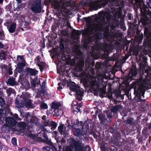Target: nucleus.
<instances>
[{"mask_svg": "<svg viewBox=\"0 0 151 151\" xmlns=\"http://www.w3.org/2000/svg\"><path fill=\"white\" fill-rule=\"evenodd\" d=\"M18 126L21 129H24L26 126V124L24 122H18Z\"/></svg>", "mask_w": 151, "mask_h": 151, "instance_id": "nucleus-33", "label": "nucleus"}, {"mask_svg": "<svg viewBox=\"0 0 151 151\" xmlns=\"http://www.w3.org/2000/svg\"><path fill=\"white\" fill-rule=\"evenodd\" d=\"M42 136L43 137V138H44L46 140H47L48 139V136L47 134L45 132H43Z\"/></svg>", "mask_w": 151, "mask_h": 151, "instance_id": "nucleus-56", "label": "nucleus"}, {"mask_svg": "<svg viewBox=\"0 0 151 151\" xmlns=\"http://www.w3.org/2000/svg\"><path fill=\"white\" fill-rule=\"evenodd\" d=\"M98 117L101 123L103 124L106 125L109 123V121L106 118L104 114H100L98 115Z\"/></svg>", "mask_w": 151, "mask_h": 151, "instance_id": "nucleus-16", "label": "nucleus"}, {"mask_svg": "<svg viewBox=\"0 0 151 151\" xmlns=\"http://www.w3.org/2000/svg\"><path fill=\"white\" fill-rule=\"evenodd\" d=\"M148 6L149 9L146 5H143L140 8L141 13L143 17L147 20H151V7Z\"/></svg>", "mask_w": 151, "mask_h": 151, "instance_id": "nucleus-6", "label": "nucleus"}, {"mask_svg": "<svg viewBox=\"0 0 151 151\" xmlns=\"http://www.w3.org/2000/svg\"><path fill=\"white\" fill-rule=\"evenodd\" d=\"M130 73L131 76H128L126 77L122 83V84L125 85L126 87L127 88L129 86V83L130 81L132 80V65L131 66L130 69Z\"/></svg>", "mask_w": 151, "mask_h": 151, "instance_id": "nucleus-11", "label": "nucleus"}, {"mask_svg": "<svg viewBox=\"0 0 151 151\" xmlns=\"http://www.w3.org/2000/svg\"><path fill=\"white\" fill-rule=\"evenodd\" d=\"M90 79L87 78H83L81 81L84 86L86 88L89 87Z\"/></svg>", "mask_w": 151, "mask_h": 151, "instance_id": "nucleus-20", "label": "nucleus"}, {"mask_svg": "<svg viewBox=\"0 0 151 151\" xmlns=\"http://www.w3.org/2000/svg\"><path fill=\"white\" fill-rule=\"evenodd\" d=\"M82 36L85 37L84 39L86 40L89 43L92 42L93 41L92 37L89 36V34L88 31L84 32L82 33Z\"/></svg>", "mask_w": 151, "mask_h": 151, "instance_id": "nucleus-19", "label": "nucleus"}, {"mask_svg": "<svg viewBox=\"0 0 151 151\" xmlns=\"http://www.w3.org/2000/svg\"><path fill=\"white\" fill-rule=\"evenodd\" d=\"M23 101L26 107L32 108L33 107V104H32V101L29 96H24Z\"/></svg>", "mask_w": 151, "mask_h": 151, "instance_id": "nucleus-13", "label": "nucleus"}, {"mask_svg": "<svg viewBox=\"0 0 151 151\" xmlns=\"http://www.w3.org/2000/svg\"><path fill=\"white\" fill-rule=\"evenodd\" d=\"M83 122L81 121L79 122L78 120H77L76 121V126H81H81L83 125Z\"/></svg>", "mask_w": 151, "mask_h": 151, "instance_id": "nucleus-49", "label": "nucleus"}, {"mask_svg": "<svg viewBox=\"0 0 151 151\" xmlns=\"http://www.w3.org/2000/svg\"><path fill=\"white\" fill-rule=\"evenodd\" d=\"M90 134H91L93 135L94 138L96 139H97V137L98 136L95 132L91 131L90 132Z\"/></svg>", "mask_w": 151, "mask_h": 151, "instance_id": "nucleus-55", "label": "nucleus"}, {"mask_svg": "<svg viewBox=\"0 0 151 151\" xmlns=\"http://www.w3.org/2000/svg\"><path fill=\"white\" fill-rule=\"evenodd\" d=\"M114 0H99V1H95L91 2L89 3V10L91 11L96 10L102 7H104L108 3Z\"/></svg>", "mask_w": 151, "mask_h": 151, "instance_id": "nucleus-2", "label": "nucleus"}, {"mask_svg": "<svg viewBox=\"0 0 151 151\" xmlns=\"http://www.w3.org/2000/svg\"><path fill=\"white\" fill-rule=\"evenodd\" d=\"M35 60L37 61V64L40 63L42 61H41V57L39 55H37V57L36 58Z\"/></svg>", "mask_w": 151, "mask_h": 151, "instance_id": "nucleus-50", "label": "nucleus"}, {"mask_svg": "<svg viewBox=\"0 0 151 151\" xmlns=\"http://www.w3.org/2000/svg\"><path fill=\"white\" fill-rule=\"evenodd\" d=\"M112 113L111 112L109 111L107 112L106 113L108 119V121L109 123H110V122H111V119L113 117Z\"/></svg>", "mask_w": 151, "mask_h": 151, "instance_id": "nucleus-35", "label": "nucleus"}, {"mask_svg": "<svg viewBox=\"0 0 151 151\" xmlns=\"http://www.w3.org/2000/svg\"><path fill=\"white\" fill-rule=\"evenodd\" d=\"M61 106V104L60 103H57L56 102L53 101L52 102L51 105V108L52 109H54V110L59 108Z\"/></svg>", "mask_w": 151, "mask_h": 151, "instance_id": "nucleus-26", "label": "nucleus"}, {"mask_svg": "<svg viewBox=\"0 0 151 151\" xmlns=\"http://www.w3.org/2000/svg\"><path fill=\"white\" fill-rule=\"evenodd\" d=\"M51 6L55 9L60 10L61 8L60 3L57 1H53L51 4Z\"/></svg>", "mask_w": 151, "mask_h": 151, "instance_id": "nucleus-18", "label": "nucleus"}, {"mask_svg": "<svg viewBox=\"0 0 151 151\" xmlns=\"http://www.w3.org/2000/svg\"><path fill=\"white\" fill-rule=\"evenodd\" d=\"M109 130L111 133L113 134L115 132L116 129L114 127H111L109 129Z\"/></svg>", "mask_w": 151, "mask_h": 151, "instance_id": "nucleus-57", "label": "nucleus"}, {"mask_svg": "<svg viewBox=\"0 0 151 151\" xmlns=\"http://www.w3.org/2000/svg\"><path fill=\"white\" fill-rule=\"evenodd\" d=\"M58 85L59 86V87H58V90L63 89V87L62 86H63V87L64 86L63 84L60 82L58 83Z\"/></svg>", "mask_w": 151, "mask_h": 151, "instance_id": "nucleus-53", "label": "nucleus"}, {"mask_svg": "<svg viewBox=\"0 0 151 151\" xmlns=\"http://www.w3.org/2000/svg\"><path fill=\"white\" fill-rule=\"evenodd\" d=\"M30 83L32 85L33 87H35L36 85L38 84V83H37L36 82L37 81V78H35L34 79H32L31 77H30Z\"/></svg>", "mask_w": 151, "mask_h": 151, "instance_id": "nucleus-32", "label": "nucleus"}, {"mask_svg": "<svg viewBox=\"0 0 151 151\" xmlns=\"http://www.w3.org/2000/svg\"><path fill=\"white\" fill-rule=\"evenodd\" d=\"M11 127H9L8 124H4L1 127L2 131L8 133L9 132L10 129Z\"/></svg>", "mask_w": 151, "mask_h": 151, "instance_id": "nucleus-22", "label": "nucleus"}, {"mask_svg": "<svg viewBox=\"0 0 151 151\" xmlns=\"http://www.w3.org/2000/svg\"><path fill=\"white\" fill-rule=\"evenodd\" d=\"M89 43L87 42L85 39L83 41V46L85 48H87L88 46V45L89 44Z\"/></svg>", "mask_w": 151, "mask_h": 151, "instance_id": "nucleus-40", "label": "nucleus"}, {"mask_svg": "<svg viewBox=\"0 0 151 151\" xmlns=\"http://www.w3.org/2000/svg\"><path fill=\"white\" fill-rule=\"evenodd\" d=\"M72 33L75 36H78L81 35V32L79 30H76L73 29L72 31Z\"/></svg>", "mask_w": 151, "mask_h": 151, "instance_id": "nucleus-38", "label": "nucleus"}, {"mask_svg": "<svg viewBox=\"0 0 151 151\" xmlns=\"http://www.w3.org/2000/svg\"><path fill=\"white\" fill-rule=\"evenodd\" d=\"M81 107V106H77L74 109H73V111L74 112H78L80 111V108Z\"/></svg>", "mask_w": 151, "mask_h": 151, "instance_id": "nucleus-52", "label": "nucleus"}, {"mask_svg": "<svg viewBox=\"0 0 151 151\" xmlns=\"http://www.w3.org/2000/svg\"><path fill=\"white\" fill-rule=\"evenodd\" d=\"M17 139L16 138L13 137L12 138L11 143L14 146H15V145H17Z\"/></svg>", "mask_w": 151, "mask_h": 151, "instance_id": "nucleus-44", "label": "nucleus"}, {"mask_svg": "<svg viewBox=\"0 0 151 151\" xmlns=\"http://www.w3.org/2000/svg\"><path fill=\"white\" fill-rule=\"evenodd\" d=\"M57 125L58 124L55 122H54L53 121H52L50 122L49 127H51V129L52 130H55L56 129Z\"/></svg>", "mask_w": 151, "mask_h": 151, "instance_id": "nucleus-31", "label": "nucleus"}, {"mask_svg": "<svg viewBox=\"0 0 151 151\" xmlns=\"http://www.w3.org/2000/svg\"><path fill=\"white\" fill-rule=\"evenodd\" d=\"M37 66L39 67V69L41 72H42L45 67L46 64L45 63L42 61L40 63L37 64Z\"/></svg>", "mask_w": 151, "mask_h": 151, "instance_id": "nucleus-28", "label": "nucleus"}, {"mask_svg": "<svg viewBox=\"0 0 151 151\" xmlns=\"http://www.w3.org/2000/svg\"><path fill=\"white\" fill-rule=\"evenodd\" d=\"M74 135L75 136L78 137L83 136L84 134H83L81 129L77 128L75 129V131L74 133Z\"/></svg>", "mask_w": 151, "mask_h": 151, "instance_id": "nucleus-24", "label": "nucleus"}, {"mask_svg": "<svg viewBox=\"0 0 151 151\" xmlns=\"http://www.w3.org/2000/svg\"><path fill=\"white\" fill-rule=\"evenodd\" d=\"M122 108V106L120 105L113 106L111 109V112L114 114H116L117 112L119 111Z\"/></svg>", "mask_w": 151, "mask_h": 151, "instance_id": "nucleus-21", "label": "nucleus"}, {"mask_svg": "<svg viewBox=\"0 0 151 151\" xmlns=\"http://www.w3.org/2000/svg\"><path fill=\"white\" fill-rule=\"evenodd\" d=\"M5 121L6 124L11 127H15L17 123V121L12 117H8L6 118Z\"/></svg>", "mask_w": 151, "mask_h": 151, "instance_id": "nucleus-12", "label": "nucleus"}, {"mask_svg": "<svg viewBox=\"0 0 151 151\" xmlns=\"http://www.w3.org/2000/svg\"><path fill=\"white\" fill-rule=\"evenodd\" d=\"M5 101L4 99V100H2L0 102V105L1 107H3L5 105Z\"/></svg>", "mask_w": 151, "mask_h": 151, "instance_id": "nucleus-63", "label": "nucleus"}, {"mask_svg": "<svg viewBox=\"0 0 151 151\" xmlns=\"http://www.w3.org/2000/svg\"><path fill=\"white\" fill-rule=\"evenodd\" d=\"M103 50L105 52H108L109 51V50L107 48V45L105 46H104L103 47Z\"/></svg>", "mask_w": 151, "mask_h": 151, "instance_id": "nucleus-58", "label": "nucleus"}, {"mask_svg": "<svg viewBox=\"0 0 151 151\" xmlns=\"http://www.w3.org/2000/svg\"><path fill=\"white\" fill-rule=\"evenodd\" d=\"M24 59L23 56L22 55H17V61H19L21 60H22Z\"/></svg>", "mask_w": 151, "mask_h": 151, "instance_id": "nucleus-60", "label": "nucleus"}, {"mask_svg": "<svg viewBox=\"0 0 151 151\" xmlns=\"http://www.w3.org/2000/svg\"><path fill=\"white\" fill-rule=\"evenodd\" d=\"M144 34L146 38L143 43V45L147 46L148 50L151 52V32L149 33L148 31H145Z\"/></svg>", "mask_w": 151, "mask_h": 151, "instance_id": "nucleus-10", "label": "nucleus"}, {"mask_svg": "<svg viewBox=\"0 0 151 151\" xmlns=\"http://www.w3.org/2000/svg\"><path fill=\"white\" fill-rule=\"evenodd\" d=\"M16 28V24L15 23H12L8 28V30L9 33H13L14 32Z\"/></svg>", "mask_w": 151, "mask_h": 151, "instance_id": "nucleus-27", "label": "nucleus"}, {"mask_svg": "<svg viewBox=\"0 0 151 151\" xmlns=\"http://www.w3.org/2000/svg\"><path fill=\"white\" fill-rule=\"evenodd\" d=\"M43 7L41 0H36L31 6V9L34 13H40L42 12Z\"/></svg>", "mask_w": 151, "mask_h": 151, "instance_id": "nucleus-4", "label": "nucleus"}, {"mask_svg": "<svg viewBox=\"0 0 151 151\" xmlns=\"http://www.w3.org/2000/svg\"><path fill=\"white\" fill-rule=\"evenodd\" d=\"M43 151H58L57 149L55 147L51 148L49 146H45L42 148Z\"/></svg>", "mask_w": 151, "mask_h": 151, "instance_id": "nucleus-25", "label": "nucleus"}, {"mask_svg": "<svg viewBox=\"0 0 151 151\" xmlns=\"http://www.w3.org/2000/svg\"><path fill=\"white\" fill-rule=\"evenodd\" d=\"M10 110L9 106L4 107L3 109H0V124H2L4 122V118L9 113Z\"/></svg>", "mask_w": 151, "mask_h": 151, "instance_id": "nucleus-9", "label": "nucleus"}, {"mask_svg": "<svg viewBox=\"0 0 151 151\" xmlns=\"http://www.w3.org/2000/svg\"><path fill=\"white\" fill-rule=\"evenodd\" d=\"M83 125L81 126L82 130H84L85 129V130L87 131V130L89 129V123L87 121L85 122L84 124L83 122Z\"/></svg>", "mask_w": 151, "mask_h": 151, "instance_id": "nucleus-29", "label": "nucleus"}, {"mask_svg": "<svg viewBox=\"0 0 151 151\" xmlns=\"http://www.w3.org/2000/svg\"><path fill=\"white\" fill-rule=\"evenodd\" d=\"M63 39H60V50H64L65 48L64 44L63 43Z\"/></svg>", "mask_w": 151, "mask_h": 151, "instance_id": "nucleus-39", "label": "nucleus"}, {"mask_svg": "<svg viewBox=\"0 0 151 151\" xmlns=\"http://www.w3.org/2000/svg\"><path fill=\"white\" fill-rule=\"evenodd\" d=\"M143 39V35H138L136 36L135 37L133 43V47L134 45H136L138 46L139 44L141 43ZM134 50L133 49V54Z\"/></svg>", "mask_w": 151, "mask_h": 151, "instance_id": "nucleus-14", "label": "nucleus"}, {"mask_svg": "<svg viewBox=\"0 0 151 151\" xmlns=\"http://www.w3.org/2000/svg\"><path fill=\"white\" fill-rule=\"evenodd\" d=\"M104 17L107 19V21H109L111 19V15L109 14H104Z\"/></svg>", "mask_w": 151, "mask_h": 151, "instance_id": "nucleus-43", "label": "nucleus"}, {"mask_svg": "<svg viewBox=\"0 0 151 151\" xmlns=\"http://www.w3.org/2000/svg\"><path fill=\"white\" fill-rule=\"evenodd\" d=\"M70 146L74 148L75 151H84V147L82 145V143L80 141L76 140L74 138L71 139Z\"/></svg>", "mask_w": 151, "mask_h": 151, "instance_id": "nucleus-3", "label": "nucleus"}, {"mask_svg": "<svg viewBox=\"0 0 151 151\" xmlns=\"http://www.w3.org/2000/svg\"><path fill=\"white\" fill-rule=\"evenodd\" d=\"M70 90L76 93V96L82 97L83 96L84 92L81 90V88L74 82H72L69 85Z\"/></svg>", "mask_w": 151, "mask_h": 151, "instance_id": "nucleus-5", "label": "nucleus"}, {"mask_svg": "<svg viewBox=\"0 0 151 151\" xmlns=\"http://www.w3.org/2000/svg\"><path fill=\"white\" fill-rule=\"evenodd\" d=\"M13 116L15 119L17 120H20V118L19 117L18 115L17 114H14Z\"/></svg>", "mask_w": 151, "mask_h": 151, "instance_id": "nucleus-59", "label": "nucleus"}, {"mask_svg": "<svg viewBox=\"0 0 151 151\" xmlns=\"http://www.w3.org/2000/svg\"><path fill=\"white\" fill-rule=\"evenodd\" d=\"M61 110H60L59 108L56 109L54 110L53 111L55 116H57L60 115V114L61 113Z\"/></svg>", "mask_w": 151, "mask_h": 151, "instance_id": "nucleus-42", "label": "nucleus"}, {"mask_svg": "<svg viewBox=\"0 0 151 151\" xmlns=\"http://www.w3.org/2000/svg\"><path fill=\"white\" fill-rule=\"evenodd\" d=\"M84 65V61L80 60L77 63L75 68V70L77 72H81L83 70V68Z\"/></svg>", "mask_w": 151, "mask_h": 151, "instance_id": "nucleus-15", "label": "nucleus"}, {"mask_svg": "<svg viewBox=\"0 0 151 151\" xmlns=\"http://www.w3.org/2000/svg\"><path fill=\"white\" fill-rule=\"evenodd\" d=\"M40 107L42 109H47L48 106L45 103L43 102L40 104Z\"/></svg>", "mask_w": 151, "mask_h": 151, "instance_id": "nucleus-41", "label": "nucleus"}, {"mask_svg": "<svg viewBox=\"0 0 151 151\" xmlns=\"http://www.w3.org/2000/svg\"><path fill=\"white\" fill-rule=\"evenodd\" d=\"M93 29L96 31H101L102 29L104 33V36L105 38H108L110 35L109 31V27L106 26L103 29V24L100 23L99 24H96L94 26Z\"/></svg>", "mask_w": 151, "mask_h": 151, "instance_id": "nucleus-7", "label": "nucleus"}, {"mask_svg": "<svg viewBox=\"0 0 151 151\" xmlns=\"http://www.w3.org/2000/svg\"><path fill=\"white\" fill-rule=\"evenodd\" d=\"M65 151H73L72 149L69 146H67L65 147Z\"/></svg>", "mask_w": 151, "mask_h": 151, "instance_id": "nucleus-64", "label": "nucleus"}, {"mask_svg": "<svg viewBox=\"0 0 151 151\" xmlns=\"http://www.w3.org/2000/svg\"><path fill=\"white\" fill-rule=\"evenodd\" d=\"M12 69L11 68V67H9L8 68V73L9 75H11L12 74L13 72L12 71Z\"/></svg>", "mask_w": 151, "mask_h": 151, "instance_id": "nucleus-61", "label": "nucleus"}, {"mask_svg": "<svg viewBox=\"0 0 151 151\" xmlns=\"http://www.w3.org/2000/svg\"><path fill=\"white\" fill-rule=\"evenodd\" d=\"M55 139L57 142L58 144V146L59 149H61L62 146L66 142L65 140L63 138H61L58 136H55Z\"/></svg>", "mask_w": 151, "mask_h": 151, "instance_id": "nucleus-17", "label": "nucleus"}, {"mask_svg": "<svg viewBox=\"0 0 151 151\" xmlns=\"http://www.w3.org/2000/svg\"><path fill=\"white\" fill-rule=\"evenodd\" d=\"M19 151H29V150L26 147H24L21 148H19Z\"/></svg>", "mask_w": 151, "mask_h": 151, "instance_id": "nucleus-51", "label": "nucleus"}, {"mask_svg": "<svg viewBox=\"0 0 151 151\" xmlns=\"http://www.w3.org/2000/svg\"><path fill=\"white\" fill-rule=\"evenodd\" d=\"M95 68L96 69H99L101 68V65L100 63L97 62L95 65Z\"/></svg>", "mask_w": 151, "mask_h": 151, "instance_id": "nucleus-62", "label": "nucleus"}, {"mask_svg": "<svg viewBox=\"0 0 151 151\" xmlns=\"http://www.w3.org/2000/svg\"><path fill=\"white\" fill-rule=\"evenodd\" d=\"M25 66V64L24 63H23L22 62H19L17 64V67L18 68H23V67Z\"/></svg>", "mask_w": 151, "mask_h": 151, "instance_id": "nucleus-46", "label": "nucleus"}, {"mask_svg": "<svg viewBox=\"0 0 151 151\" xmlns=\"http://www.w3.org/2000/svg\"><path fill=\"white\" fill-rule=\"evenodd\" d=\"M94 79H95L94 80H92L90 79L89 85L90 88L92 87L95 86L96 84L97 83L96 81L95 78Z\"/></svg>", "mask_w": 151, "mask_h": 151, "instance_id": "nucleus-36", "label": "nucleus"}, {"mask_svg": "<svg viewBox=\"0 0 151 151\" xmlns=\"http://www.w3.org/2000/svg\"><path fill=\"white\" fill-rule=\"evenodd\" d=\"M121 92L120 91L116 92L115 94L114 97L117 99H119V96L121 95Z\"/></svg>", "mask_w": 151, "mask_h": 151, "instance_id": "nucleus-48", "label": "nucleus"}, {"mask_svg": "<svg viewBox=\"0 0 151 151\" xmlns=\"http://www.w3.org/2000/svg\"><path fill=\"white\" fill-rule=\"evenodd\" d=\"M7 55V51L1 50L0 52V57L2 58L1 60H6V57Z\"/></svg>", "mask_w": 151, "mask_h": 151, "instance_id": "nucleus-30", "label": "nucleus"}, {"mask_svg": "<svg viewBox=\"0 0 151 151\" xmlns=\"http://www.w3.org/2000/svg\"><path fill=\"white\" fill-rule=\"evenodd\" d=\"M38 73V71L35 68H32L29 67L25 68L23 72H22V74L24 73L25 77L29 76L30 77L31 76H37Z\"/></svg>", "mask_w": 151, "mask_h": 151, "instance_id": "nucleus-8", "label": "nucleus"}, {"mask_svg": "<svg viewBox=\"0 0 151 151\" xmlns=\"http://www.w3.org/2000/svg\"><path fill=\"white\" fill-rule=\"evenodd\" d=\"M50 121L49 120L44 121L43 125L45 127L49 126V127Z\"/></svg>", "mask_w": 151, "mask_h": 151, "instance_id": "nucleus-47", "label": "nucleus"}, {"mask_svg": "<svg viewBox=\"0 0 151 151\" xmlns=\"http://www.w3.org/2000/svg\"><path fill=\"white\" fill-rule=\"evenodd\" d=\"M131 145V144L129 145L128 144V145L126 146L125 148L127 149V150L128 151H132L131 147V146L130 147Z\"/></svg>", "mask_w": 151, "mask_h": 151, "instance_id": "nucleus-54", "label": "nucleus"}, {"mask_svg": "<svg viewBox=\"0 0 151 151\" xmlns=\"http://www.w3.org/2000/svg\"><path fill=\"white\" fill-rule=\"evenodd\" d=\"M142 60L139 63L140 69H137L133 63V77L137 75L139 76V78L137 80L135 81L133 83V88L134 85H136V87L134 88V94L135 97L134 98V100L138 102H142L145 100L141 99L142 96H143L145 90L149 88V81L147 78L143 79L142 76L141 75V70L145 73H147L148 75L150 72L149 71L150 68L147 64V58L143 56L142 57Z\"/></svg>", "mask_w": 151, "mask_h": 151, "instance_id": "nucleus-1", "label": "nucleus"}, {"mask_svg": "<svg viewBox=\"0 0 151 151\" xmlns=\"http://www.w3.org/2000/svg\"><path fill=\"white\" fill-rule=\"evenodd\" d=\"M67 122L68 124V127H70L71 128H74L75 127H76L75 122L73 121V120L71 121V124H70L69 121L68 120H67Z\"/></svg>", "mask_w": 151, "mask_h": 151, "instance_id": "nucleus-34", "label": "nucleus"}, {"mask_svg": "<svg viewBox=\"0 0 151 151\" xmlns=\"http://www.w3.org/2000/svg\"><path fill=\"white\" fill-rule=\"evenodd\" d=\"M64 127L65 129L64 124H60L58 127V130L61 135L65 134V131L63 130Z\"/></svg>", "mask_w": 151, "mask_h": 151, "instance_id": "nucleus-23", "label": "nucleus"}, {"mask_svg": "<svg viewBox=\"0 0 151 151\" xmlns=\"http://www.w3.org/2000/svg\"><path fill=\"white\" fill-rule=\"evenodd\" d=\"M126 122L127 124H129L130 125H132V118L130 117H128L127 120H126Z\"/></svg>", "mask_w": 151, "mask_h": 151, "instance_id": "nucleus-45", "label": "nucleus"}, {"mask_svg": "<svg viewBox=\"0 0 151 151\" xmlns=\"http://www.w3.org/2000/svg\"><path fill=\"white\" fill-rule=\"evenodd\" d=\"M8 83L11 86H14L15 84V82L13 78H9Z\"/></svg>", "mask_w": 151, "mask_h": 151, "instance_id": "nucleus-37", "label": "nucleus"}]
</instances>
